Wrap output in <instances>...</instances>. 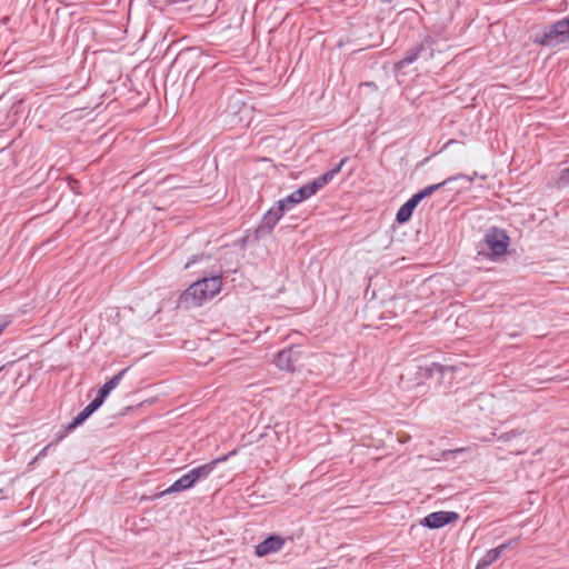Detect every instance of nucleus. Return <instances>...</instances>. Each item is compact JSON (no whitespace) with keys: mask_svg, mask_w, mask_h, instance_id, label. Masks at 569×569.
<instances>
[{"mask_svg":"<svg viewBox=\"0 0 569 569\" xmlns=\"http://www.w3.org/2000/svg\"><path fill=\"white\" fill-rule=\"evenodd\" d=\"M486 242L496 256H502L506 253L509 238L503 230L492 228L486 236Z\"/></svg>","mask_w":569,"mask_h":569,"instance_id":"39448f33","label":"nucleus"},{"mask_svg":"<svg viewBox=\"0 0 569 569\" xmlns=\"http://www.w3.org/2000/svg\"><path fill=\"white\" fill-rule=\"evenodd\" d=\"M455 142H456V140L450 139V140L446 143V146H445V147H448L449 144H452V143H455Z\"/></svg>","mask_w":569,"mask_h":569,"instance_id":"4be33fe9","label":"nucleus"},{"mask_svg":"<svg viewBox=\"0 0 569 569\" xmlns=\"http://www.w3.org/2000/svg\"><path fill=\"white\" fill-rule=\"evenodd\" d=\"M315 194V191L310 187L309 183L300 187L296 191H293L291 194L286 197L284 199L279 200V202L286 208V210H290L293 206L300 203L301 201L310 198Z\"/></svg>","mask_w":569,"mask_h":569,"instance_id":"9d476101","label":"nucleus"},{"mask_svg":"<svg viewBox=\"0 0 569 569\" xmlns=\"http://www.w3.org/2000/svg\"><path fill=\"white\" fill-rule=\"evenodd\" d=\"M59 441H60V440H59V438H58L56 441L50 442L49 445H47V446H46V447H44V448H43V449H42V450L37 455L36 460L43 458V457L47 455L48 449H49L50 447H52L53 445L58 443Z\"/></svg>","mask_w":569,"mask_h":569,"instance_id":"412c9836","label":"nucleus"},{"mask_svg":"<svg viewBox=\"0 0 569 569\" xmlns=\"http://www.w3.org/2000/svg\"><path fill=\"white\" fill-rule=\"evenodd\" d=\"M283 543L284 540L280 536H270L256 546L254 553L258 557L274 553L283 547Z\"/></svg>","mask_w":569,"mask_h":569,"instance_id":"9b49d317","label":"nucleus"},{"mask_svg":"<svg viewBox=\"0 0 569 569\" xmlns=\"http://www.w3.org/2000/svg\"><path fill=\"white\" fill-rule=\"evenodd\" d=\"M234 455V451H231L229 455H226L221 458L213 459L208 463L198 466L187 473L181 476L178 480H176L169 488L161 491L158 497H163L171 493L181 492L194 487L198 481L207 479L211 472L217 468L220 462H223L228 459L229 456Z\"/></svg>","mask_w":569,"mask_h":569,"instance_id":"f257e3e1","label":"nucleus"},{"mask_svg":"<svg viewBox=\"0 0 569 569\" xmlns=\"http://www.w3.org/2000/svg\"><path fill=\"white\" fill-rule=\"evenodd\" d=\"M518 543L517 539H511L507 542L501 543L497 548L490 549L486 552V555L478 561L476 569H487L491 563H493L507 549L516 546Z\"/></svg>","mask_w":569,"mask_h":569,"instance_id":"6e6552de","label":"nucleus"},{"mask_svg":"<svg viewBox=\"0 0 569 569\" xmlns=\"http://www.w3.org/2000/svg\"><path fill=\"white\" fill-rule=\"evenodd\" d=\"M129 370V368H126L121 370L119 373L113 376L109 381H107L99 390L98 392L101 393L102 397H108V395L116 389L122 378L124 377L126 372Z\"/></svg>","mask_w":569,"mask_h":569,"instance_id":"2eb2a0df","label":"nucleus"},{"mask_svg":"<svg viewBox=\"0 0 569 569\" xmlns=\"http://www.w3.org/2000/svg\"><path fill=\"white\" fill-rule=\"evenodd\" d=\"M106 397H102L101 393H97L96 398L90 402L96 410L100 408L104 401Z\"/></svg>","mask_w":569,"mask_h":569,"instance_id":"aec40b11","label":"nucleus"},{"mask_svg":"<svg viewBox=\"0 0 569 569\" xmlns=\"http://www.w3.org/2000/svg\"><path fill=\"white\" fill-rule=\"evenodd\" d=\"M11 323L10 316H1L0 317V335L3 332V330Z\"/></svg>","mask_w":569,"mask_h":569,"instance_id":"6ab92c4d","label":"nucleus"},{"mask_svg":"<svg viewBox=\"0 0 569 569\" xmlns=\"http://www.w3.org/2000/svg\"><path fill=\"white\" fill-rule=\"evenodd\" d=\"M533 41L545 47L569 43V17L549 26L541 34H536Z\"/></svg>","mask_w":569,"mask_h":569,"instance_id":"20e7f679","label":"nucleus"},{"mask_svg":"<svg viewBox=\"0 0 569 569\" xmlns=\"http://www.w3.org/2000/svg\"><path fill=\"white\" fill-rule=\"evenodd\" d=\"M523 433V430H520V429H516V430H511L509 432H505L502 435H500L498 437V440L500 441H509L518 436H521Z\"/></svg>","mask_w":569,"mask_h":569,"instance_id":"f3484780","label":"nucleus"},{"mask_svg":"<svg viewBox=\"0 0 569 569\" xmlns=\"http://www.w3.org/2000/svg\"><path fill=\"white\" fill-rule=\"evenodd\" d=\"M298 358L299 351L293 347H289L278 352L274 363L281 370L291 371L295 369Z\"/></svg>","mask_w":569,"mask_h":569,"instance_id":"1a4fd4ad","label":"nucleus"},{"mask_svg":"<svg viewBox=\"0 0 569 569\" xmlns=\"http://www.w3.org/2000/svg\"><path fill=\"white\" fill-rule=\"evenodd\" d=\"M459 179H465L468 182H472V180H473V178H470L467 174L460 173V174H457L455 177H449L446 180H443L442 182H439V183H436V184H431V186H428V187L423 188L419 192L415 193L408 201H406L399 208V210L397 212V216H396L397 221L399 223L407 222L410 219V217L412 216V212H413L415 208L419 204V202L422 199L433 194L436 191L441 189L443 186H446L450 181L459 180Z\"/></svg>","mask_w":569,"mask_h":569,"instance_id":"7ed1b4c3","label":"nucleus"},{"mask_svg":"<svg viewBox=\"0 0 569 569\" xmlns=\"http://www.w3.org/2000/svg\"><path fill=\"white\" fill-rule=\"evenodd\" d=\"M286 208L283 207V203L281 204L279 201L273 206L262 218L260 226H259V232L261 233H269L272 231L274 226L278 223V221L282 218V216L286 212Z\"/></svg>","mask_w":569,"mask_h":569,"instance_id":"0eeeda50","label":"nucleus"},{"mask_svg":"<svg viewBox=\"0 0 569 569\" xmlns=\"http://www.w3.org/2000/svg\"><path fill=\"white\" fill-rule=\"evenodd\" d=\"M346 161H347L346 158L342 159L335 168L325 172L323 174H321L313 181L309 182V184L312 188V190L315 191V193L318 190H320L321 188H323L326 184H328L335 178V176H337L341 171Z\"/></svg>","mask_w":569,"mask_h":569,"instance_id":"f8f14e48","label":"nucleus"},{"mask_svg":"<svg viewBox=\"0 0 569 569\" xmlns=\"http://www.w3.org/2000/svg\"><path fill=\"white\" fill-rule=\"evenodd\" d=\"M458 518V513L453 511H436L425 517L421 523L430 529H438L456 521Z\"/></svg>","mask_w":569,"mask_h":569,"instance_id":"423d86ee","label":"nucleus"},{"mask_svg":"<svg viewBox=\"0 0 569 569\" xmlns=\"http://www.w3.org/2000/svg\"><path fill=\"white\" fill-rule=\"evenodd\" d=\"M569 184V168H566L561 171L559 179H558V186L559 187H566Z\"/></svg>","mask_w":569,"mask_h":569,"instance_id":"a211bd4d","label":"nucleus"},{"mask_svg":"<svg viewBox=\"0 0 569 569\" xmlns=\"http://www.w3.org/2000/svg\"><path fill=\"white\" fill-rule=\"evenodd\" d=\"M423 50H425V44L423 43H421V44L417 46L416 48L409 50L406 53V56L399 61L398 66L400 68H402V67H405L407 64H410V63L415 62L418 59L420 52L423 51Z\"/></svg>","mask_w":569,"mask_h":569,"instance_id":"dca6fc26","label":"nucleus"},{"mask_svg":"<svg viewBox=\"0 0 569 569\" xmlns=\"http://www.w3.org/2000/svg\"><path fill=\"white\" fill-rule=\"evenodd\" d=\"M96 408L89 403L78 416L66 427L64 431L59 435V440H62L69 432L74 430L78 426L82 425L93 412Z\"/></svg>","mask_w":569,"mask_h":569,"instance_id":"ddd939ff","label":"nucleus"},{"mask_svg":"<svg viewBox=\"0 0 569 569\" xmlns=\"http://www.w3.org/2000/svg\"><path fill=\"white\" fill-rule=\"evenodd\" d=\"M3 369V367H0V371Z\"/></svg>","mask_w":569,"mask_h":569,"instance_id":"5701e85b","label":"nucleus"},{"mask_svg":"<svg viewBox=\"0 0 569 569\" xmlns=\"http://www.w3.org/2000/svg\"><path fill=\"white\" fill-rule=\"evenodd\" d=\"M96 408L89 403L78 416L66 427L64 431L59 435V440H62L69 432L74 430L78 426L82 425L93 412Z\"/></svg>","mask_w":569,"mask_h":569,"instance_id":"4468645a","label":"nucleus"},{"mask_svg":"<svg viewBox=\"0 0 569 569\" xmlns=\"http://www.w3.org/2000/svg\"><path fill=\"white\" fill-rule=\"evenodd\" d=\"M222 281L220 276L210 278H202L192 284L183 292L182 299L188 302L191 301L193 306H201L203 302L212 299L221 290Z\"/></svg>","mask_w":569,"mask_h":569,"instance_id":"f03ea898","label":"nucleus"}]
</instances>
